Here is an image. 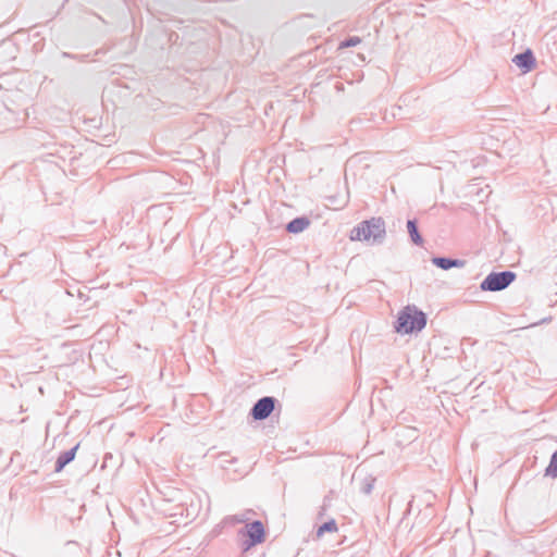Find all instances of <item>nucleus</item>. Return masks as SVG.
Masks as SVG:
<instances>
[{"label":"nucleus","instance_id":"9d476101","mask_svg":"<svg viewBox=\"0 0 557 557\" xmlns=\"http://www.w3.org/2000/svg\"><path fill=\"white\" fill-rule=\"evenodd\" d=\"M407 231L410 237V240L416 246H422L424 239L419 231L417 219H409L407 221Z\"/></svg>","mask_w":557,"mask_h":557},{"label":"nucleus","instance_id":"7ed1b4c3","mask_svg":"<svg viewBox=\"0 0 557 557\" xmlns=\"http://www.w3.org/2000/svg\"><path fill=\"white\" fill-rule=\"evenodd\" d=\"M516 277L517 274L510 270L493 271L481 282L480 288L482 292H500L506 289Z\"/></svg>","mask_w":557,"mask_h":557},{"label":"nucleus","instance_id":"1a4fd4ad","mask_svg":"<svg viewBox=\"0 0 557 557\" xmlns=\"http://www.w3.org/2000/svg\"><path fill=\"white\" fill-rule=\"evenodd\" d=\"M310 223H311V221L308 216H306V215L297 216V218H294L293 220H290L286 224L285 231L290 234H299V233L304 232L305 230H307L309 227Z\"/></svg>","mask_w":557,"mask_h":557},{"label":"nucleus","instance_id":"39448f33","mask_svg":"<svg viewBox=\"0 0 557 557\" xmlns=\"http://www.w3.org/2000/svg\"><path fill=\"white\" fill-rule=\"evenodd\" d=\"M277 404L278 400L275 397L263 396L252 405L249 416L255 421H263L272 414Z\"/></svg>","mask_w":557,"mask_h":557},{"label":"nucleus","instance_id":"4468645a","mask_svg":"<svg viewBox=\"0 0 557 557\" xmlns=\"http://www.w3.org/2000/svg\"><path fill=\"white\" fill-rule=\"evenodd\" d=\"M63 58H71L79 61H84L87 55H75L69 52H62L61 54Z\"/></svg>","mask_w":557,"mask_h":557},{"label":"nucleus","instance_id":"f03ea898","mask_svg":"<svg viewBox=\"0 0 557 557\" xmlns=\"http://www.w3.org/2000/svg\"><path fill=\"white\" fill-rule=\"evenodd\" d=\"M428 322L426 314L414 305L404 307L394 322V330L399 334H412L421 332Z\"/></svg>","mask_w":557,"mask_h":557},{"label":"nucleus","instance_id":"f8f14e48","mask_svg":"<svg viewBox=\"0 0 557 557\" xmlns=\"http://www.w3.org/2000/svg\"><path fill=\"white\" fill-rule=\"evenodd\" d=\"M374 482H375V478H373L371 475L366 476L360 484V492L366 495L371 494L373 491Z\"/></svg>","mask_w":557,"mask_h":557},{"label":"nucleus","instance_id":"0eeeda50","mask_svg":"<svg viewBox=\"0 0 557 557\" xmlns=\"http://www.w3.org/2000/svg\"><path fill=\"white\" fill-rule=\"evenodd\" d=\"M431 261L436 268L445 271L453 268H462L466 264V260L444 256L433 257Z\"/></svg>","mask_w":557,"mask_h":557},{"label":"nucleus","instance_id":"ddd939ff","mask_svg":"<svg viewBox=\"0 0 557 557\" xmlns=\"http://www.w3.org/2000/svg\"><path fill=\"white\" fill-rule=\"evenodd\" d=\"M360 42H361V38L360 37H358V36H348L347 38H345L344 40L341 41L339 48L344 49V48L356 47Z\"/></svg>","mask_w":557,"mask_h":557},{"label":"nucleus","instance_id":"6e6552de","mask_svg":"<svg viewBox=\"0 0 557 557\" xmlns=\"http://www.w3.org/2000/svg\"><path fill=\"white\" fill-rule=\"evenodd\" d=\"M79 448V443L73 446L71 449L62 451L55 460L54 472L60 473L69 463H71L76 456Z\"/></svg>","mask_w":557,"mask_h":557},{"label":"nucleus","instance_id":"20e7f679","mask_svg":"<svg viewBox=\"0 0 557 557\" xmlns=\"http://www.w3.org/2000/svg\"><path fill=\"white\" fill-rule=\"evenodd\" d=\"M239 533L245 535V540L242 543V548L244 552H247L253 546H257L265 541V529L260 520H253L247 523L245 531L240 530Z\"/></svg>","mask_w":557,"mask_h":557},{"label":"nucleus","instance_id":"f257e3e1","mask_svg":"<svg viewBox=\"0 0 557 557\" xmlns=\"http://www.w3.org/2000/svg\"><path fill=\"white\" fill-rule=\"evenodd\" d=\"M386 238L385 221L381 216H373L358 223L350 232L351 240L368 242L372 245H382Z\"/></svg>","mask_w":557,"mask_h":557},{"label":"nucleus","instance_id":"423d86ee","mask_svg":"<svg viewBox=\"0 0 557 557\" xmlns=\"http://www.w3.org/2000/svg\"><path fill=\"white\" fill-rule=\"evenodd\" d=\"M512 62L522 71L530 72L535 66V57L531 49H527L512 58Z\"/></svg>","mask_w":557,"mask_h":557},{"label":"nucleus","instance_id":"2eb2a0df","mask_svg":"<svg viewBox=\"0 0 557 557\" xmlns=\"http://www.w3.org/2000/svg\"><path fill=\"white\" fill-rule=\"evenodd\" d=\"M325 507H326L325 504L321 507V510L319 511V516H323Z\"/></svg>","mask_w":557,"mask_h":557},{"label":"nucleus","instance_id":"9b49d317","mask_svg":"<svg viewBox=\"0 0 557 557\" xmlns=\"http://www.w3.org/2000/svg\"><path fill=\"white\" fill-rule=\"evenodd\" d=\"M337 531V523L335 519H330L319 525L317 530V537H321L324 533H333Z\"/></svg>","mask_w":557,"mask_h":557}]
</instances>
